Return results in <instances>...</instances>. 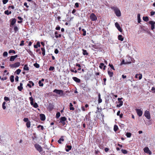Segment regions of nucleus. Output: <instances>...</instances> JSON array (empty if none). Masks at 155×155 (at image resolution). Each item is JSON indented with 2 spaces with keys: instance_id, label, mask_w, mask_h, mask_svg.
Listing matches in <instances>:
<instances>
[{
  "instance_id": "7ed1b4c3",
  "label": "nucleus",
  "mask_w": 155,
  "mask_h": 155,
  "mask_svg": "<svg viewBox=\"0 0 155 155\" xmlns=\"http://www.w3.org/2000/svg\"><path fill=\"white\" fill-rule=\"evenodd\" d=\"M53 92L60 95V96H62L64 94L63 91L61 90L55 89L54 90Z\"/></svg>"
},
{
  "instance_id": "e2e57ef3",
  "label": "nucleus",
  "mask_w": 155,
  "mask_h": 155,
  "mask_svg": "<svg viewBox=\"0 0 155 155\" xmlns=\"http://www.w3.org/2000/svg\"><path fill=\"white\" fill-rule=\"evenodd\" d=\"M7 77H5L4 78H1V79L2 81H4L5 80H7Z\"/></svg>"
},
{
  "instance_id": "4d7b16f0",
  "label": "nucleus",
  "mask_w": 155,
  "mask_h": 155,
  "mask_svg": "<svg viewBox=\"0 0 155 155\" xmlns=\"http://www.w3.org/2000/svg\"><path fill=\"white\" fill-rule=\"evenodd\" d=\"M79 6V3L76 2L75 4V8H78Z\"/></svg>"
},
{
  "instance_id": "cd10ccee",
  "label": "nucleus",
  "mask_w": 155,
  "mask_h": 155,
  "mask_svg": "<svg viewBox=\"0 0 155 155\" xmlns=\"http://www.w3.org/2000/svg\"><path fill=\"white\" fill-rule=\"evenodd\" d=\"M85 117L86 120H87L88 121H89L91 120V117L90 116L88 115L87 114L86 115Z\"/></svg>"
},
{
  "instance_id": "c03bdc74",
  "label": "nucleus",
  "mask_w": 155,
  "mask_h": 155,
  "mask_svg": "<svg viewBox=\"0 0 155 155\" xmlns=\"http://www.w3.org/2000/svg\"><path fill=\"white\" fill-rule=\"evenodd\" d=\"M38 84H39V86L40 87H42L43 86L44 84L41 82V81H39Z\"/></svg>"
},
{
  "instance_id": "c85d7f7f",
  "label": "nucleus",
  "mask_w": 155,
  "mask_h": 155,
  "mask_svg": "<svg viewBox=\"0 0 155 155\" xmlns=\"http://www.w3.org/2000/svg\"><path fill=\"white\" fill-rule=\"evenodd\" d=\"M143 21H149V18L147 16L143 17Z\"/></svg>"
},
{
  "instance_id": "ddd939ff",
  "label": "nucleus",
  "mask_w": 155,
  "mask_h": 155,
  "mask_svg": "<svg viewBox=\"0 0 155 155\" xmlns=\"http://www.w3.org/2000/svg\"><path fill=\"white\" fill-rule=\"evenodd\" d=\"M16 21V20L15 18H14L12 19V21L10 24V26L11 27L12 26H13L15 24Z\"/></svg>"
},
{
  "instance_id": "6e6d98bb",
  "label": "nucleus",
  "mask_w": 155,
  "mask_h": 155,
  "mask_svg": "<svg viewBox=\"0 0 155 155\" xmlns=\"http://www.w3.org/2000/svg\"><path fill=\"white\" fill-rule=\"evenodd\" d=\"M8 0H3L2 1L3 3L4 4H5L8 2Z\"/></svg>"
},
{
  "instance_id": "49530a36",
  "label": "nucleus",
  "mask_w": 155,
  "mask_h": 155,
  "mask_svg": "<svg viewBox=\"0 0 155 155\" xmlns=\"http://www.w3.org/2000/svg\"><path fill=\"white\" fill-rule=\"evenodd\" d=\"M60 116V113L59 112H58L56 114V117L57 118H58Z\"/></svg>"
},
{
  "instance_id": "c756f323",
  "label": "nucleus",
  "mask_w": 155,
  "mask_h": 155,
  "mask_svg": "<svg viewBox=\"0 0 155 155\" xmlns=\"http://www.w3.org/2000/svg\"><path fill=\"white\" fill-rule=\"evenodd\" d=\"M10 80L12 82L14 81V76L13 75H11L10 77Z\"/></svg>"
},
{
  "instance_id": "13d9d810",
  "label": "nucleus",
  "mask_w": 155,
  "mask_h": 155,
  "mask_svg": "<svg viewBox=\"0 0 155 155\" xmlns=\"http://www.w3.org/2000/svg\"><path fill=\"white\" fill-rule=\"evenodd\" d=\"M4 99L5 101H9V98L8 97H5L4 98Z\"/></svg>"
},
{
  "instance_id": "423d86ee",
  "label": "nucleus",
  "mask_w": 155,
  "mask_h": 155,
  "mask_svg": "<svg viewBox=\"0 0 155 155\" xmlns=\"http://www.w3.org/2000/svg\"><path fill=\"white\" fill-rule=\"evenodd\" d=\"M91 19L92 21H95L97 20V18L95 15L93 13H91L90 16Z\"/></svg>"
},
{
  "instance_id": "3c124183",
  "label": "nucleus",
  "mask_w": 155,
  "mask_h": 155,
  "mask_svg": "<svg viewBox=\"0 0 155 155\" xmlns=\"http://www.w3.org/2000/svg\"><path fill=\"white\" fill-rule=\"evenodd\" d=\"M109 66L112 69L114 70H115L114 68V67L112 64H109Z\"/></svg>"
},
{
  "instance_id": "aec40b11",
  "label": "nucleus",
  "mask_w": 155,
  "mask_h": 155,
  "mask_svg": "<svg viewBox=\"0 0 155 155\" xmlns=\"http://www.w3.org/2000/svg\"><path fill=\"white\" fill-rule=\"evenodd\" d=\"M118 39L119 40L122 41L124 40V38L121 35H119L118 36Z\"/></svg>"
},
{
  "instance_id": "09e8293b",
  "label": "nucleus",
  "mask_w": 155,
  "mask_h": 155,
  "mask_svg": "<svg viewBox=\"0 0 155 155\" xmlns=\"http://www.w3.org/2000/svg\"><path fill=\"white\" fill-rule=\"evenodd\" d=\"M54 69V67L51 66L49 69V70L50 71H53Z\"/></svg>"
},
{
  "instance_id": "f257e3e1",
  "label": "nucleus",
  "mask_w": 155,
  "mask_h": 155,
  "mask_svg": "<svg viewBox=\"0 0 155 155\" xmlns=\"http://www.w3.org/2000/svg\"><path fill=\"white\" fill-rule=\"evenodd\" d=\"M112 9L113 10L117 17H120L121 15V12L119 8L116 6H112L111 7Z\"/></svg>"
},
{
  "instance_id": "2f4dec72",
  "label": "nucleus",
  "mask_w": 155,
  "mask_h": 155,
  "mask_svg": "<svg viewBox=\"0 0 155 155\" xmlns=\"http://www.w3.org/2000/svg\"><path fill=\"white\" fill-rule=\"evenodd\" d=\"M144 152L147 153H148V151H150L149 148L147 147H146L144 149Z\"/></svg>"
},
{
  "instance_id": "6ab92c4d",
  "label": "nucleus",
  "mask_w": 155,
  "mask_h": 155,
  "mask_svg": "<svg viewBox=\"0 0 155 155\" xmlns=\"http://www.w3.org/2000/svg\"><path fill=\"white\" fill-rule=\"evenodd\" d=\"M66 147L67 148L65 149V150L67 152H68L69 150H71L72 148V146L71 145H67Z\"/></svg>"
},
{
  "instance_id": "ea45409f",
  "label": "nucleus",
  "mask_w": 155,
  "mask_h": 155,
  "mask_svg": "<svg viewBox=\"0 0 155 155\" xmlns=\"http://www.w3.org/2000/svg\"><path fill=\"white\" fill-rule=\"evenodd\" d=\"M82 31L83 32V33L82 34V35L84 36H85L86 35V31L84 29H82Z\"/></svg>"
},
{
  "instance_id": "5701e85b",
  "label": "nucleus",
  "mask_w": 155,
  "mask_h": 155,
  "mask_svg": "<svg viewBox=\"0 0 155 155\" xmlns=\"http://www.w3.org/2000/svg\"><path fill=\"white\" fill-rule=\"evenodd\" d=\"M118 103H119V104H117V107H120L121 106H122L123 104V101H119Z\"/></svg>"
},
{
  "instance_id": "a19ab883",
  "label": "nucleus",
  "mask_w": 155,
  "mask_h": 155,
  "mask_svg": "<svg viewBox=\"0 0 155 155\" xmlns=\"http://www.w3.org/2000/svg\"><path fill=\"white\" fill-rule=\"evenodd\" d=\"M8 53L9 54H10L11 53L15 54L16 53V52H15V50H9V51H8Z\"/></svg>"
},
{
  "instance_id": "bb28decb",
  "label": "nucleus",
  "mask_w": 155,
  "mask_h": 155,
  "mask_svg": "<svg viewBox=\"0 0 155 155\" xmlns=\"http://www.w3.org/2000/svg\"><path fill=\"white\" fill-rule=\"evenodd\" d=\"M23 69L24 70L26 71H28L29 70V68L27 64H26L24 65Z\"/></svg>"
},
{
  "instance_id": "72a5a7b5",
  "label": "nucleus",
  "mask_w": 155,
  "mask_h": 155,
  "mask_svg": "<svg viewBox=\"0 0 155 155\" xmlns=\"http://www.w3.org/2000/svg\"><path fill=\"white\" fill-rule=\"evenodd\" d=\"M131 63V61H130L129 62H125V61L124 60H123L122 62V64H130Z\"/></svg>"
},
{
  "instance_id": "37998d69",
  "label": "nucleus",
  "mask_w": 155,
  "mask_h": 155,
  "mask_svg": "<svg viewBox=\"0 0 155 155\" xmlns=\"http://www.w3.org/2000/svg\"><path fill=\"white\" fill-rule=\"evenodd\" d=\"M138 21L139 23L140 22V15L139 14L137 15Z\"/></svg>"
},
{
  "instance_id": "5fc2aeb1",
  "label": "nucleus",
  "mask_w": 155,
  "mask_h": 155,
  "mask_svg": "<svg viewBox=\"0 0 155 155\" xmlns=\"http://www.w3.org/2000/svg\"><path fill=\"white\" fill-rule=\"evenodd\" d=\"M28 118H24L23 119V121L25 122H27L28 121Z\"/></svg>"
},
{
  "instance_id": "0eeeda50",
  "label": "nucleus",
  "mask_w": 155,
  "mask_h": 155,
  "mask_svg": "<svg viewBox=\"0 0 155 155\" xmlns=\"http://www.w3.org/2000/svg\"><path fill=\"white\" fill-rule=\"evenodd\" d=\"M144 116L148 119H150V114L149 111L146 110L145 111L144 114Z\"/></svg>"
},
{
  "instance_id": "774afa93",
  "label": "nucleus",
  "mask_w": 155,
  "mask_h": 155,
  "mask_svg": "<svg viewBox=\"0 0 155 155\" xmlns=\"http://www.w3.org/2000/svg\"><path fill=\"white\" fill-rule=\"evenodd\" d=\"M4 13L5 14L8 15H9L8 10H7L5 11Z\"/></svg>"
},
{
  "instance_id": "052dcab7",
  "label": "nucleus",
  "mask_w": 155,
  "mask_h": 155,
  "mask_svg": "<svg viewBox=\"0 0 155 155\" xmlns=\"http://www.w3.org/2000/svg\"><path fill=\"white\" fill-rule=\"evenodd\" d=\"M81 108L82 110L83 111H87V110L85 109V108L83 106H82L81 107Z\"/></svg>"
},
{
  "instance_id": "4c0bfd02",
  "label": "nucleus",
  "mask_w": 155,
  "mask_h": 155,
  "mask_svg": "<svg viewBox=\"0 0 155 155\" xmlns=\"http://www.w3.org/2000/svg\"><path fill=\"white\" fill-rule=\"evenodd\" d=\"M6 104V102H4L2 103V107L3 109L5 110L6 109V107L5 106V105Z\"/></svg>"
},
{
  "instance_id": "864d4df0",
  "label": "nucleus",
  "mask_w": 155,
  "mask_h": 155,
  "mask_svg": "<svg viewBox=\"0 0 155 155\" xmlns=\"http://www.w3.org/2000/svg\"><path fill=\"white\" fill-rule=\"evenodd\" d=\"M3 56L4 57H7L8 55V53L6 51H5L3 53Z\"/></svg>"
},
{
  "instance_id": "2eb2a0df",
  "label": "nucleus",
  "mask_w": 155,
  "mask_h": 155,
  "mask_svg": "<svg viewBox=\"0 0 155 155\" xmlns=\"http://www.w3.org/2000/svg\"><path fill=\"white\" fill-rule=\"evenodd\" d=\"M22 86H23L22 83H20V86H18L17 87V88L19 91H22V90L23 89V87Z\"/></svg>"
},
{
  "instance_id": "4468645a",
  "label": "nucleus",
  "mask_w": 155,
  "mask_h": 155,
  "mask_svg": "<svg viewBox=\"0 0 155 155\" xmlns=\"http://www.w3.org/2000/svg\"><path fill=\"white\" fill-rule=\"evenodd\" d=\"M72 79L75 81L76 82L80 83L81 82L80 79L76 77H73L72 78Z\"/></svg>"
},
{
  "instance_id": "bf43d9fd",
  "label": "nucleus",
  "mask_w": 155,
  "mask_h": 155,
  "mask_svg": "<svg viewBox=\"0 0 155 155\" xmlns=\"http://www.w3.org/2000/svg\"><path fill=\"white\" fill-rule=\"evenodd\" d=\"M61 34H59L58 35H55V37L57 38H61Z\"/></svg>"
},
{
  "instance_id": "e433bc0d",
  "label": "nucleus",
  "mask_w": 155,
  "mask_h": 155,
  "mask_svg": "<svg viewBox=\"0 0 155 155\" xmlns=\"http://www.w3.org/2000/svg\"><path fill=\"white\" fill-rule=\"evenodd\" d=\"M118 128L117 125H114V130L115 131H116L118 129Z\"/></svg>"
},
{
  "instance_id": "473e14b6",
  "label": "nucleus",
  "mask_w": 155,
  "mask_h": 155,
  "mask_svg": "<svg viewBox=\"0 0 155 155\" xmlns=\"http://www.w3.org/2000/svg\"><path fill=\"white\" fill-rule=\"evenodd\" d=\"M122 152L124 154H126L127 153L128 151L124 149H122L121 150Z\"/></svg>"
},
{
  "instance_id": "4be33fe9",
  "label": "nucleus",
  "mask_w": 155,
  "mask_h": 155,
  "mask_svg": "<svg viewBox=\"0 0 155 155\" xmlns=\"http://www.w3.org/2000/svg\"><path fill=\"white\" fill-rule=\"evenodd\" d=\"M107 73L108 74L110 78H111L112 77H113L114 74L111 71H108Z\"/></svg>"
},
{
  "instance_id": "603ef678",
  "label": "nucleus",
  "mask_w": 155,
  "mask_h": 155,
  "mask_svg": "<svg viewBox=\"0 0 155 155\" xmlns=\"http://www.w3.org/2000/svg\"><path fill=\"white\" fill-rule=\"evenodd\" d=\"M104 64L103 63H101L100 64V65L99 66L100 68L101 69H102L103 67L104 66Z\"/></svg>"
},
{
  "instance_id": "c9c22d12",
  "label": "nucleus",
  "mask_w": 155,
  "mask_h": 155,
  "mask_svg": "<svg viewBox=\"0 0 155 155\" xmlns=\"http://www.w3.org/2000/svg\"><path fill=\"white\" fill-rule=\"evenodd\" d=\"M26 126L28 128H29L31 126V122L30 121H28L26 123Z\"/></svg>"
},
{
  "instance_id": "9d476101",
  "label": "nucleus",
  "mask_w": 155,
  "mask_h": 155,
  "mask_svg": "<svg viewBox=\"0 0 155 155\" xmlns=\"http://www.w3.org/2000/svg\"><path fill=\"white\" fill-rule=\"evenodd\" d=\"M115 27L118 29V31L121 32H122V29L120 26L119 24L117 22H116L115 24Z\"/></svg>"
},
{
  "instance_id": "79ce46f5",
  "label": "nucleus",
  "mask_w": 155,
  "mask_h": 155,
  "mask_svg": "<svg viewBox=\"0 0 155 155\" xmlns=\"http://www.w3.org/2000/svg\"><path fill=\"white\" fill-rule=\"evenodd\" d=\"M14 29L15 31V33H16L17 31H18V27L16 26H15L14 28Z\"/></svg>"
},
{
  "instance_id": "f03ea898",
  "label": "nucleus",
  "mask_w": 155,
  "mask_h": 155,
  "mask_svg": "<svg viewBox=\"0 0 155 155\" xmlns=\"http://www.w3.org/2000/svg\"><path fill=\"white\" fill-rule=\"evenodd\" d=\"M29 99L30 101L31 104L34 107L37 108L38 107V105L37 103L35 102V103H34V99L32 97H29Z\"/></svg>"
},
{
  "instance_id": "7c9ffc66",
  "label": "nucleus",
  "mask_w": 155,
  "mask_h": 155,
  "mask_svg": "<svg viewBox=\"0 0 155 155\" xmlns=\"http://www.w3.org/2000/svg\"><path fill=\"white\" fill-rule=\"evenodd\" d=\"M21 71V70L20 69H18L16 70V71L15 72V73H16L18 75L20 73Z\"/></svg>"
},
{
  "instance_id": "393cba45",
  "label": "nucleus",
  "mask_w": 155,
  "mask_h": 155,
  "mask_svg": "<svg viewBox=\"0 0 155 155\" xmlns=\"http://www.w3.org/2000/svg\"><path fill=\"white\" fill-rule=\"evenodd\" d=\"M98 102L99 103H100L102 102V100L101 98V94L100 93H99L98 94Z\"/></svg>"
},
{
  "instance_id": "680f3d73",
  "label": "nucleus",
  "mask_w": 155,
  "mask_h": 155,
  "mask_svg": "<svg viewBox=\"0 0 155 155\" xmlns=\"http://www.w3.org/2000/svg\"><path fill=\"white\" fill-rule=\"evenodd\" d=\"M41 128V129L42 130H43V129H44V127H43L42 126H41V125H39L38 126V128Z\"/></svg>"
},
{
  "instance_id": "de8ad7c7",
  "label": "nucleus",
  "mask_w": 155,
  "mask_h": 155,
  "mask_svg": "<svg viewBox=\"0 0 155 155\" xmlns=\"http://www.w3.org/2000/svg\"><path fill=\"white\" fill-rule=\"evenodd\" d=\"M24 41L23 40H22L21 41V43L19 45L20 46H23L24 45Z\"/></svg>"
},
{
  "instance_id": "9b49d317",
  "label": "nucleus",
  "mask_w": 155,
  "mask_h": 155,
  "mask_svg": "<svg viewBox=\"0 0 155 155\" xmlns=\"http://www.w3.org/2000/svg\"><path fill=\"white\" fill-rule=\"evenodd\" d=\"M54 106L52 104L50 103L48 106V109L49 110H51L54 108Z\"/></svg>"
},
{
  "instance_id": "0e129e2a",
  "label": "nucleus",
  "mask_w": 155,
  "mask_h": 155,
  "mask_svg": "<svg viewBox=\"0 0 155 155\" xmlns=\"http://www.w3.org/2000/svg\"><path fill=\"white\" fill-rule=\"evenodd\" d=\"M28 82L29 83L31 84L32 86H34V84L32 81H30Z\"/></svg>"
},
{
  "instance_id": "f704fd0d",
  "label": "nucleus",
  "mask_w": 155,
  "mask_h": 155,
  "mask_svg": "<svg viewBox=\"0 0 155 155\" xmlns=\"http://www.w3.org/2000/svg\"><path fill=\"white\" fill-rule=\"evenodd\" d=\"M34 67H36L37 68H38L40 67V65L39 64H38L37 63H36L34 64Z\"/></svg>"
},
{
  "instance_id": "69168bd1",
  "label": "nucleus",
  "mask_w": 155,
  "mask_h": 155,
  "mask_svg": "<svg viewBox=\"0 0 155 155\" xmlns=\"http://www.w3.org/2000/svg\"><path fill=\"white\" fill-rule=\"evenodd\" d=\"M60 28V27L59 26H58L56 27L55 29L57 30H59Z\"/></svg>"
},
{
  "instance_id": "39448f33",
  "label": "nucleus",
  "mask_w": 155,
  "mask_h": 155,
  "mask_svg": "<svg viewBox=\"0 0 155 155\" xmlns=\"http://www.w3.org/2000/svg\"><path fill=\"white\" fill-rule=\"evenodd\" d=\"M20 65V63L19 62H16L13 64H10V66L12 68H17Z\"/></svg>"
},
{
  "instance_id": "338daca9",
  "label": "nucleus",
  "mask_w": 155,
  "mask_h": 155,
  "mask_svg": "<svg viewBox=\"0 0 155 155\" xmlns=\"http://www.w3.org/2000/svg\"><path fill=\"white\" fill-rule=\"evenodd\" d=\"M59 52V51L57 49H55L54 50V53L56 54H57Z\"/></svg>"
},
{
  "instance_id": "a211bd4d",
  "label": "nucleus",
  "mask_w": 155,
  "mask_h": 155,
  "mask_svg": "<svg viewBox=\"0 0 155 155\" xmlns=\"http://www.w3.org/2000/svg\"><path fill=\"white\" fill-rule=\"evenodd\" d=\"M83 51L82 54L84 55H88V53L87 52L86 50L82 49Z\"/></svg>"
},
{
  "instance_id": "412c9836",
  "label": "nucleus",
  "mask_w": 155,
  "mask_h": 155,
  "mask_svg": "<svg viewBox=\"0 0 155 155\" xmlns=\"http://www.w3.org/2000/svg\"><path fill=\"white\" fill-rule=\"evenodd\" d=\"M63 136H62L61 138L59 139L58 140V142L60 144H61V141H64V139L63 138Z\"/></svg>"
},
{
  "instance_id": "8fccbe9b",
  "label": "nucleus",
  "mask_w": 155,
  "mask_h": 155,
  "mask_svg": "<svg viewBox=\"0 0 155 155\" xmlns=\"http://www.w3.org/2000/svg\"><path fill=\"white\" fill-rule=\"evenodd\" d=\"M92 47L95 49H97L98 48V46L95 45H92Z\"/></svg>"
},
{
  "instance_id": "b1692460",
  "label": "nucleus",
  "mask_w": 155,
  "mask_h": 155,
  "mask_svg": "<svg viewBox=\"0 0 155 155\" xmlns=\"http://www.w3.org/2000/svg\"><path fill=\"white\" fill-rule=\"evenodd\" d=\"M41 50L42 51V54L43 56H44L45 55V49L44 47L41 48Z\"/></svg>"
},
{
  "instance_id": "f8f14e48",
  "label": "nucleus",
  "mask_w": 155,
  "mask_h": 155,
  "mask_svg": "<svg viewBox=\"0 0 155 155\" xmlns=\"http://www.w3.org/2000/svg\"><path fill=\"white\" fill-rule=\"evenodd\" d=\"M40 119L42 121H44L45 119V116L44 114H41L40 115Z\"/></svg>"
},
{
  "instance_id": "20e7f679",
  "label": "nucleus",
  "mask_w": 155,
  "mask_h": 155,
  "mask_svg": "<svg viewBox=\"0 0 155 155\" xmlns=\"http://www.w3.org/2000/svg\"><path fill=\"white\" fill-rule=\"evenodd\" d=\"M35 147L36 149L40 153L43 150L41 146L38 143H36L35 145Z\"/></svg>"
},
{
  "instance_id": "58836bf2",
  "label": "nucleus",
  "mask_w": 155,
  "mask_h": 155,
  "mask_svg": "<svg viewBox=\"0 0 155 155\" xmlns=\"http://www.w3.org/2000/svg\"><path fill=\"white\" fill-rule=\"evenodd\" d=\"M126 135L127 137H130L131 136V134L130 132H127Z\"/></svg>"
},
{
  "instance_id": "6e6552de",
  "label": "nucleus",
  "mask_w": 155,
  "mask_h": 155,
  "mask_svg": "<svg viewBox=\"0 0 155 155\" xmlns=\"http://www.w3.org/2000/svg\"><path fill=\"white\" fill-rule=\"evenodd\" d=\"M149 23L151 25V29L153 30L155 28V21H149Z\"/></svg>"
},
{
  "instance_id": "a878e982",
  "label": "nucleus",
  "mask_w": 155,
  "mask_h": 155,
  "mask_svg": "<svg viewBox=\"0 0 155 155\" xmlns=\"http://www.w3.org/2000/svg\"><path fill=\"white\" fill-rule=\"evenodd\" d=\"M73 104L72 103H70L69 104V106H70V110H74V108L73 107Z\"/></svg>"
},
{
  "instance_id": "f3484780",
  "label": "nucleus",
  "mask_w": 155,
  "mask_h": 155,
  "mask_svg": "<svg viewBox=\"0 0 155 155\" xmlns=\"http://www.w3.org/2000/svg\"><path fill=\"white\" fill-rule=\"evenodd\" d=\"M40 46L41 45H40V43L39 41L37 42L36 44L34 45V48H37L38 47H40Z\"/></svg>"
},
{
  "instance_id": "a18cd8bd",
  "label": "nucleus",
  "mask_w": 155,
  "mask_h": 155,
  "mask_svg": "<svg viewBox=\"0 0 155 155\" xmlns=\"http://www.w3.org/2000/svg\"><path fill=\"white\" fill-rule=\"evenodd\" d=\"M15 59L14 58V57L13 56H12L10 57V61H14Z\"/></svg>"
},
{
  "instance_id": "dca6fc26",
  "label": "nucleus",
  "mask_w": 155,
  "mask_h": 155,
  "mask_svg": "<svg viewBox=\"0 0 155 155\" xmlns=\"http://www.w3.org/2000/svg\"><path fill=\"white\" fill-rule=\"evenodd\" d=\"M67 120V118L64 117H61L60 118V123L65 122Z\"/></svg>"
},
{
  "instance_id": "1a4fd4ad",
  "label": "nucleus",
  "mask_w": 155,
  "mask_h": 155,
  "mask_svg": "<svg viewBox=\"0 0 155 155\" xmlns=\"http://www.w3.org/2000/svg\"><path fill=\"white\" fill-rule=\"evenodd\" d=\"M135 110L137 114L139 117H141L143 114V112L140 109H136Z\"/></svg>"
}]
</instances>
